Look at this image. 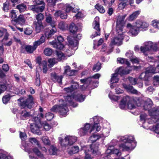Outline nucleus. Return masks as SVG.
Masks as SVG:
<instances>
[{
    "label": "nucleus",
    "instance_id": "obj_1",
    "mask_svg": "<svg viewBox=\"0 0 159 159\" xmlns=\"http://www.w3.org/2000/svg\"><path fill=\"white\" fill-rule=\"evenodd\" d=\"M152 105V102L151 99H147L145 101L143 106V109L148 110L151 118H149L146 114H142L140 115L141 121L144 122L147 121L149 124L157 122V125L154 128L155 132L157 134H159V107H156L152 109H150Z\"/></svg>",
    "mask_w": 159,
    "mask_h": 159
},
{
    "label": "nucleus",
    "instance_id": "obj_2",
    "mask_svg": "<svg viewBox=\"0 0 159 159\" xmlns=\"http://www.w3.org/2000/svg\"><path fill=\"white\" fill-rule=\"evenodd\" d=\"M65 100H60L59 102L60 103L63 102V104L60 105H55L51 109V111L53 112H58L61 115L63 116L66 115L68 112V110L67 105H72L74 107L77 106V105L73 104L72 102V99H74L80 102H83L85 96L81 94H79L76 95V93L71 95H69L66 97L65 96Z\"/></svg>",
    "mask_w": 159,
    "mask_h": 159
},
{
    "label": "nucleus",
    "instance_id": "obj_3",
    "mask_svg": "<svg viewBox=\"0 0 159 159\" xmlns=\"http://www.w3.org/2000/svg\"><path fill=\"white\" fill-rule=\"evenodd\" d=\"M118 139L120 142H123L119 145V147L123 150L130 151L133 150L136 146V143L134 136L125 135L120 136Z\"/></svg>",
    "mask_w": 159,
    "mask_h": 159
},
{
    "label": "nucleus",
    "instance_id": "obj_4",
    "mask_svg": "<svg viewBox=\"0 0 159 159\" xmlns=\"http://www.w3.org/2000/svg\"><path fill=\"white\" fill-rule=\"evenodd\" d=\"M39 111L40 113L38 114L37 117H35L33 119L34 123L31 124L30 129L32 132L38 135H40L41 133L39 130L41 125L40 120L43 118V115L42 113L43 109L42 107H40L39 108Z\"/></svg>",
    "mask_w": 159,
    "mask_h": 159
},
{
    "label": "nucleus",
    "instance_id": "obj_5",
    "mask_svg": "<svg viewBox=\"0 0 159 159\" xmlns=\"http://www.w3.org/2000/svg\"><path fill=\"white\" fill-rule=\"evenodd\" d=\"M136 103L135 100L133 98L126 96L123 97L121 101L119 107L121 109H124L127 106L129 109H133L135 108Z\"/></svg>",
    "mask_w": 159,
    "mask_h": 159
},
{
    "label": "nucleus",
    "instance_id": "obj_6",
    "mask_svg": "<svg viewBox=\"0 0 159 159\" xmlns=\"http://www.w3.org/2000/svg\"><path fill=\"white\" fill-rule=\"evenodd\" d=\"M82 149L85 154V159H92L90 155L91 152L95 155L97 154L98 152V145L93 143L90 146H83Z\"/></svg>",
    "mask_w": 159,
    "mask_h": 159
},
{
    "label": "nucleus",
    "instance_id": "obj_7",
    "mask_svg": "<svg viewBox=\"0 0 159 159\" xmlns=\"http://www.w3.org/2000/svg\"><path fill=\"white\" fill-rule=\"evenodd\" d=\"M67 40L68 43V46L70 49H71V53L70 52V50L69 49L66 52L67 53H69L67 55L69 57L73 54L75 51L78 48V41L74 37L69 36L67 37Z\"/></svg>",
    "mask_w": 159,
    "mask_h": 159
},
{
    "label": "nucleus",
    "instance_id": "obj_8",
    "mask_svg": "<svg viewBox=\"0 0 159 159\" xmlns=\"http://www.w3.org/2000/svg\"><path fill=\"white\" fill-rule=\"evenodd\" d=\"M116 73L111 75V83H117L119 80L118 76V74L122 75H126L129 74L130 70L128 68L124 69L123 67H120L116 70Z\"/></svg>",
    "mask_w": 159,
    "mask_h": 159
},
{
    "label": "nucleus",
    "instance_id": "obj_9",
    "mask_svg": "<svg viewBox=\"0 0 159 159\" xmlns=\"http://www.w3.org/2000/svg\"><path fill=\"white\" fill-rule=\"evenodd\" d=\"M58 140L61 146L66 147L68 145H71L74 143L77 140V138L69 135L65 137L64 140L62 137H59Z\"/></svg>",
    "mask_w": 159,
    "mask_h": 159
},
{
    "label": "nucleus",
    "instance_id": "obj_10",
    "mask_svg": "<svg viewBox=\"0 0 159 159\" xmlns=\"http://www.w3.org/2000/svg\"><path fill=\"white\" fill-rule=\"evenodd\" d=\"M157 43L147 41L143 43V46H141L140 49L142 52L144 53L146 52L151 50L156 51L157 49Z\"/></svg>",
    "mask_w": 159,
    "mask_h": 159
},
{
    "label": "nucleus",
    "instance_id": "obj_11",
    "mask_svg": "<svg viewBox=\"0 0 159 159\" xmlns=\"http://www.w3.org/2000/svg\"><path fill=\"white\" fill-rule=\"evenodd\" d=\"M116 33L118 34V35L111 39L110 44L111 47H112L114 45L120 46L122 43V40L123 39V34L124 33L123 32V30H121V32L119 30H118V31H117V30H116Z\"/></svg>",
    "mask_w": 159,
    "mask_h": 159
},
{
    "label": "nucleus",
    "instance_id": "obj_12",
    "mask_svg": "<svg viewBox=\"0 0 159 159\" xmlns=\"http://www.w3.org/2000/svg\"><path fill=\"white\" fill-rule=\"evenodd\" d=\"M18 100L20 101V106L24 108L30 109L34 104L33 98L31 95H29L28 98L26 99H23L22 98H21Z\"/></svg>",
    "mask_w": 159,
    "mask_h": 159
},
{
    "label": "nucleus",
    "instance_id": "obj_13",
    "mask_svg": "<svg viewBox=\"0 0 159 159\" xmlns=\"http://www.w3.org/2000/svg\"><path fill=\"white\" fill-rule=\"evenodd\" d=\"M155 72H156L155 70L153 69V66L152 64H151L150 66L146 68L145 72L141 74L139 76V78L141 79L146 80L150 76V74H154Z\"/></svg>",
    "mask_w": 159,
    "mask_h": 159
},
{
    "label": "nucleus",
    "instance_id": "obj_14",
    "mask_svg": "<svg viewBox=\"0 0 159 159\" xmlns=\"http://www.w3.org/2000/svg\"><path fill=\"white\" fill-rule=\"evenodd\" d=\"M57 39L58 42L57 43L55 41H53L49 42V43L52 45L54 48L59 50H62L64 49L65 47L61 43L63 42L64 40L63 38L60 35L57 37Z\"/></svg>",
    "mask_w": 159,
    "mask_h": 159
},
{
    "label": "nucleus",
    "instance_id": "obj_15",
    "mask_svg": "<svg viewBox=\"0 0 159 159\" xmlns=\"http://www.w3.org/2000/svg\"><path fill=\"white\" fill-rule=\"evenodd\" d=\"M93 27L94 29L97 31L94 33H93L91 36L92 38H93L96 36L100 35V29L99 26V18L98 17H96L94 19L93 23Z\"/></svg>",
    "mask_w": 159,
    "mask_h": 159
},
{
    "label": "nucleus",
    "instance_id": "obj_16",
    "mask_svg": "<svg viewBox=\"0 0 159 159\" xmlns=\"http://www.w3.org/2000/svg\"><path fill=\"white\" fill-rule=\"evenodd\" d=\"M126 16V15H124L122 16H119L118 17L116 22V29L117 31L118 30L121 32L123 30V26L124 24V20Z\"/></svg>",
    "mask_w": 159,
    "mask_h": 159
},
{
    "label": "nucleus",
    "instance_id": "obj_17",
    "mask_svg": "<svg viewBox=\"0 0 159 159\" xmlns=\"http://www.w3.org/2000/svg\"><path fill=\"white\" fill-rule=\"evenodd\" d=\"M127 27L129 29V32L133 36L137 35L140 31L139 27L136 25L132 26L131 24L128 23L127 24Z\"/></svg>",
    "mask_w": 159,
    "mask_h": 159
},
{
    "label": "nucleus",
    "instance_id": "obj_18",
    "mask_svg": "<svg viewBox=\"0 0 159 159\" xmlns=\"http://www.w3.org/2000/svg\"><path fill=\"white\" fill-rule=\"evenodd\" d=\"M105 154H107V156H108L109 154H115L117 156H120L121 155V152L120 150L116 148H112L110 146L108 147L106 151Z\"/></svg>",
    "mask_w": 159,
    "mask_h": 159
},
{
    "label": "nucleus",
    "instance_id": "obj_19",
    "mask_svg": "<svg viewBox=\"0 0 159 159\" xmlns=\"http://www.w3.org/2000/svg\"><path fill=\"white\" fill-rule=\"evenodd\" d=\"M94 123V125L92 126L91 129L90 130L89 133L92 132H96L99 131L101 129L100 125L98 123H96L98 121V118L97 116H95L93 118Z\"/></svg>",
    "mask_w": 159,
    "mask_h": 159
},
{
    "label": "nucleus",
    "instance_id": "obj_20",
    "mask_svg": "<svg viewBox=\"0 0 159 159\" xmlns=\"http://www.w3.org/2000/svg\"><path fill=\"white\" fill-rule=\"evenodd\" d=\"M79 87V85L77 83H73L70 87L65 88L64 89V91L66 93H74L75 90Z\"/></svg>",
    "mask_w": 159,
    "mask_h": 159
},
{
    "label": "nucleus",
    "instance_id": "obj_21",
    "mask_svg": "<svg viewBox=\"0 0 159 159\" xmlns=\"http://www.w3.org/2000/svg\"><path fill=\"white\" fill-rule=\"evenodd\" d=\"M25 151L30 154L34 152L36 155L39 157L41 158H43V155L41 153V152L38 150V149L36 148H34L33 149H32L30 148H27L26 146H25Z\"/></svg>",
    "mask_w": 159,
    "mask_h": 159
},
{
    "label": "nucleus",
    "instance_id": "obj_22",
    "mask_svg": "<svg viewBox=\"0 0 159 159\" xmlns=\"http://www.w3.org/2000/svg\"><path fill=\"white\" fill-rule=\"evenodd\" d=\"M121 1V2L119 4L118 6V8L120 10L123 9L129 4L132 6V4L134 3V1L133 0H122Z\"/></svg>",
    "mask_w": 159,
    "mask_h": 159
},
{
    "label": "nucleus",
    "instance_id": "obj_23",
    "mask_svg": "<svg viewBox=\"0 0 159 159\" xmlns=\"http://www.w3.org/2000/svg\"><path fill=\"white\" fill-rule=\"evenodd\" d=\"M90 127V124L86 123L84 127L80 128L79 130V134L80 136L84 135L89 132Z\"/></svg>",
    "mask_w": 159,
    "mask_h": 159
},
{
    "label": "nucleus",
    "instance_id": "obj_24",
    "mask_svg": "<svg viewBox=\"0 0 159 159\" xmlns=\"http://www.w3.org/2000/svg\"><path fill=\"white\" fill-rule=\"evenodd\" d=\"M136 25L139 27L140 30L141 29L142 30H146L149 26L148 23L140 20H137L136 22Z\"/></svg>",
    "mask_w": 159,
    "mask_h": 159
},
{
    "label": "nucleus",
    "instance_id": "obj_25",
    "mask_svg": "<svg viewBox=\"0 0 159 159\" xmlns=\"http://www.w3.org/2000/svg\"><path fill=\"white\" fill-rule=\"evenodd\" d=\"M124 88L127 90V91L131 92L132 93L139 95L140 93L138 92L136 90L134 89L133 87L130 85H126L124 84L123 85Z\"/></svg>",
    "mask_w": 159,
    "mask_h": 159
},
{
    "label": "nucleus",
    "instance_id": "obj_26",
    "mask_svg": "<svg viewBox=\"0 0 159 159\" xmlns=\"http://www.w3.org/2000/svg\"><path fill=\"white\" fill-rule=\"evenodd\" d=\"M100 76V75L99 74H96L94 75L93 76L87 79H83L80 80L83 83L84 82L88 83V82H89V83H91L94 81V79H98Z\"/></svg>",
    "mask_w": 159,
    "mask_h": 159
},
{
    "label": "nucleus",
    "instance_id": "obj_27",
    "mask_svg": "<svg viewBox=\"0 0 159 159\" xmlns=\"http://www.w3.org/2000/svg\"><path fill=\"white\" fill-rule=\"evenodd\" d=\"M61 6H63L64 8L65 9L66 12H69L72 10V11L76 13L77 11V10L74 9V7L71 6L69 4H66V5H59V7H61Z\"/></svg>",
    "mask_w": 159,
    "mask_h": 159
},
{
    "label": "nucleus",
    "instance_id": "obj_28",
    "mask_svg": "<svg viewBox=\"0 0 159 159\" xmlns=\"http://www.w3.org/2000/svg\"><path fill=\"white\" fill-rule=\"evenodd\" d=\"M45 6L44 4L40 7H38L34 5H31L30 7V9L37 12H42Z\"/></svg>",
    "mask_w": 159,
    "mask_h": 159
},
{
    "label": "nucleus",
    "instance_id": "obj_29",
    "mask_svg": "<svg viewBox=\"0 0 159 159\" xmlns=\"http://www.w3.org/2000/svg\"><path fill=\"white\" fill-rule=\"evenodd\" d=\"M51 78L52 80L55 82H58L59 83H61L62 76L61 75L60 76H57L56 74L55 73H52L51 74Z\"/></svg>",
    "mask_w": 159,
    "mask_h": 159
},
{
    "label": "nucleus",
    "instance_id": "obj_30",
    "mask_svg": "<svg viewBox=\"0 0 159 159\" xmlns=\"http://www.w3.org/2000/svg\"><path fill=\"white\" fill-rule=\"evenodd\" d=\"M110 129L109 126L106 128L104 127L102 130V133L100 135V137H105L108 136L109 135Z\"/></svg>",
    "mask_w": 159,
    "mask_h": 159
},
{
    "label": "nucleus",
    "instance_id": "obj_31",
    "mask_svg": "<svg viewBox=\"0 0 159 159\" xmlns=\"http://www.w3.org/2000/svg\"><path fill=\"white\" fill-rule=\"evenodd\" d=\"M69 30L70 32L75 34L78 32L80 30L78 28L77 26L74 23H71L70 26Z\"/></svg>",
    "mask_w": 159,
    "mask_h": 159
},
{
    "label": "nucleus",
    "instance_id": "obj_32",
    "mask_svg": "<svg viewBox=\"0 0 159 159\" xmlns=\"http://www.w3.org/2000/svg\"><path fill=\"white\" fill-rule=\"evenodd\" d=\"M52 29L49 32H46L45 33V35L48 38H49L54 34L57 31V29L55 25L51 26Z\"/></svg>",
    "mask_w": 159,
    "mask_h": 159
},
{
    "label": "nucleus",
    "instance_id": "obj_33",
    "mask_svg": "<svg viewBox=\"0 0 159 159\" xmlns=\"http://www.w3.org/2000/svg\"><path fill=\"white\" fill-rule=\"evenodd\" d=\"M46 21L51 26L55 25V22L52 20V15L50 14H47L46 15Z\"/></svg>",
    "mask_w": 159,
    "mask_h": 159
},
{
    "label": "nucleus",
    "instance_id": "obj_34",
    "mask_svg": "<svg viewBox=\"0 0 159 159\" xmlns=\"http://www.w3.org/2000/svg\"><path fill=\"white\" fill-rule=\"evenodd\" d=\"M55 16H60L62 19H66L67 18V15L66 13L62 12L61 11H56L54 14Z\"/></svg>",
    "mask_w": 159,
    "mask_h": 159
},
{
    "label": "nucleus",
    "instance_id": "obj_35",
    "mask_svg": "<svg viewBox=\"0 0 159 159\" xmlns=\"http://www.w3.org/2000/svg\"><path fill=\"white\" fill-rule=\"evenodd\" d=\"M34 25L35 26L36 31L37 32H40L41 29L43 28L42 22L37 21L34 22Z\"/></svg>",
    "mask_w": 159,
    "mask_h": 159
},
{
    "label": "nucleus",
    "instance_id": "obj_36",
    "mask_svg": "<svg viewBox=\"0 0 159 159\" xmlns=\"http://www.w3.org/2000/svg\"><path fill=\"white\" fill-rule=\"evenodd\" d=\"M140 11H135L127 19L128 20L130 21L134 20L140 14Z\"/></svg>",
    "mask_w": 159,
    "mask_h": 159
},
{
    "label": "nucleus",
    "instance_id": "obj_37",
    "mask_svg": "<svg viewBox=\"0 0 159 159\" xmlns=\"http://www.w3.org/2000/svg\"><path fill=\"white\" fill-rule=\"evenodd\" d=\"M46 37V36H45H45L44 35H42L40 39L36 41H35L33 44L37 48L38 46L40 45V44H42L45 42V41Z\"/></svg>",
    "mask_w": 159,
    "mask_h": 159
},
{
    "label": "nucleus",
    "instance_id": "obj_38",
    "mask_svg": "<svg viewBox=\"0 0 159 159\" xmlns=\"http://www.w3.org/2000/svg\"><path fill=\"white\" fill-rule=\"evenodd\" d=\"M113 48V47H111L110 48H108L107 45L104 44L102 46L101 51L102 52H105L108 53H109L112 52Z\"/></svg>",
    "mask_w": 159,
    "mask_h": 159
},
{
    "label": "nucleus",
    "instance_id": "obj_39",
    "mask_svg": "<svg viewBox=\"0 0 159 159\" xmlns=\"http://www.w3.org/2000/svg\"><path fill=\"white\" fill-rule=\"evenodd\" d=\"M39 66L40 68H42L43 72L44 73H46L48 70V68L47 62L46 61H42L41 63L40 64Z\"/></svg>",
    "mask_w": 159,
    "mask_h": 159
},
{
    "label": "nucleus",
    "instance_id": "obj_40",
    "mask_svg": "<svg viewBox=\"0 0 159 159\" xmlns=\"http://www.w3.org/2000/svg\"><path fill=\"white\" fill-rule=\"evenodd\" d=\"M15 21L18 24L23 25L25 23V19L24 16L22 15H20L19 17L15 19Z\"/></svg>",
    "mask_w": 159,
    "mask_h": 159
},
{
    "label": "nucleus",
    "instance_id": "obj_41",
    "mask_svg": "<svg viewBox=\"0 0 159 159\" xmlns=\"http://www.w3.org/2000/svg\"><path fill=\"white\" fill-rule=\"evenodd\" d=\"M30 114L26 111H23L20 113V118L23 120H25L29 118Z\"/></svg>",
    "mask_w": 159,
    "mask_h": 159
},
{
    "label": "nucleus",
    "instance_id": "obj_42",
    "mask_svg": "<svg viewBox=\"0 0 159 159\" xmlns=\"http://www.w3.org/2000/svg\"><path fill=\"white\" fill-rule=\"evenodd\" d=\"M9 35V34L7 31V30L5 29H1L0 30V38L2 37V36H4V37L3 39L4 40L7 39V36Z\"/></svg>",
    "mask_w": 159,
    "mask_h": 159
},
{
    "label": "nucleus",
    "instance_id": "obj_43",
    "mask_svg": "<svg viewBox=\"0 0 159 159\" xmlns=\"http://www.w3.org/2000/svg\"><path fill=\"white\" fill-rule=\"evenodd\" d=\"M36 48H37L34 44L33 46L27 45L25 46V48L26 51L29 53H32Z\"/></svg>",
    "mask_w": 159,
    "mask_h": 159
},
{
    "label": "nucleus",
    "instance_id": "obj_44",
    "mask_svg": "<svg viewBox=\"0 0 159 159\" xmlns=\"http://www.w3.org/2000/svg\"><path fill=\"white\" fill-rule=\"evenodd\" d=\"M100 138L101 137L99 135L93 134L90 137L89 140V142L93 143Z\"/></svg>",
    "mask_w": 159,
    "mask_h": 159
},
{
    "label": "nucleus",
    "instance_id": "obj_45",
    "mask_svg": "<svg viewBox=\"0 0 159 159\" xmlns=\"http://www.w3.org/2000/svg\"><path fill=\"white\" fill-rule=\"evenodd\" d=\"M57 60L58 61L64 60L66 59V57L61 52H57Z\"/></svg>",
    "mask_w": 159,
    "mask_h": 159
},
{
    "label": "nucleus",
    "instance_id": "obj_46",
    "mask_svg": "<svg viewBox=\"0 0 159 159\" xmlns=\"http://www.w3.org/2000/svg\"><path fill=\"white\" fill-rule=\"evenodd\" d=\"M95 8L97 9L101 13H103L105 11V10L103 7L99 3L97 4L95 6Z\"/></svg>",
    "mask_w": 159,
    "mask_h": 159
},
{
    "label": "nucleus",
    "instance_id": "obj_47",
    "mask_svg": "<svg viewBox=\"0 0 159 159\" xmlns=\"http://www.w3.org/2000/svg\"><path fill=\"white\" fill-rule=\"evenodd\" d=\"M79 151V148L78 146H74L71 148L69 152L70 154H73L78 152Z\"/></svg>",
    "mask_w": 159,
    "mask_h": 159
},
{
    "label": "nucleus",
    "instance_id": "obj_48",
    "mask_svg": "<svg viewBox=\"0 0 159 159\" xmlns=\"http://www.w3.org/2000/svg\"><path fill=\"white\" fill-rule=\"evenodd\" d=\"M48 62L49 63L48 66L49 68L52 67L54 64L57 62V60L55 58L48 59Z\"/></svg>",
    "mask_w": 159,
    "mask_h": 159
},
{
    "label": "nucleus",
    "instance_id": "obj_49",
    "mask_svg": "<svg viewBox=\"0 0 159 159\" xmlns=\"http://www.w3.org/2000/svg\"><path fill=\"white\" fill-rule=\"evenodd\" d=\"M117 63L121 64L125 63L128 66L130 65L129 62L123 58H118L117 59Z\"/></svg>",
    "mask_w": 159,
    "mask_h": 159
},
{
    "label": "nucleus",
    "instance_id": "obj_50",
    "mask_svg": "<svg viewBox=\"0 0 159 159\" xmlns=\"http://www.w3.org/2000/svg\"><path fill=\"white\" fill-rule=\"evenodd\" d=\"M59 28L62 30H66L67 27V25L63 21H61L58 25Z\"/></svg>",
    "mask_w": 159,
    "mask_h": 159
},
{
    "label": "nucleus",
    "instance_id": "obj_51",
    "mask_svg": "<svg viewBox=\"0 0 159 159\" xmlns=\"http://www.w3.org/2000/svg\"><path fill=\"white\" fill-rule=\"evenodd\" d=\"M8 36H7V39L4 40V39H2L3 44L7 46H10L12 43V40L8 38Z\"/></svg>",
    "mask_w": 159,
    "mask_h": 159
},
{
    "label": "nucleus",
    "instance_id": "obj_52",
    "mask_svg": "<svg viewBox=\"0 0 159 159\" xmlns=\"http://www.w3.org/2000/svg\"><path fill=\"white\" fill-rule=\"evenodd\" d=\"M17 8L19 10L20 12H21L26 10V7L25 4H21L18 5L17 6Z\"/></svg>",
    "mask_w": 159,
    "mask_h": 159
},
{
    "label": "nucleus",
    "instance_id": "obj_53",
    "mask_svg": "<svg viewBox=\"0 0 159 159\" xmlns=\"http://www.w3.org/2000/svg\"><path fill=\"white\" fill-rule=\"evenodd\" d=\"M49 153L52 155H55L57 153V149L53 146H51L49 150Z\"/></svg>",
    "mask_w": 159,
    "mask_h": 159
},
{
    "label": "nucleus",
    "instance_id": "obj_54",
    "mask_svg": "<svg viewBox=\"0 0 159 159\" xmlns=\"http://www.w3.org/2000/svg\"><path fill=\"white\" fill-rule=\"evenodd\" d=\"M11 96L9 94H7L4 96L2 98V101L4 104L7 103L9 101Z\"/></svg>",
    "mask_w": 159,
    "mask_h": 159
},
{
    "label": "nucleus",
    "instance_id": "obj_55",
    "mask_svg": "<svg viewBox=\"0 0 159 159\" xmlns=\"http://www.w3.org/2000/svg\"><path fill=\"white\" fill-rule=\"evenodd\" d=\"M152 25L155 28L159 29V20H152Z\"/></svg>",
    "mask_w": 159,
    "mask_h": 159
},
{
    "label": "nucleus",
    "instance_id": "obj_56",
    "mask_svg": "<svg viewBox=\"0 0 159 159\" xmlns=\"http://www.w3.org/2000/svg\"><path fill=\"white\" fill-rule=\"evenodd\" d=\"M100 69L101 64L99 62H98L94 66L93 69L95 72H97Z\"/></svg>",
    "mask_w": 159,
    "mask_h": 159
},
{
    "label": "nucleus",
    "instance_id": "obj_57",
    "mask_svg": "<svg viewBox=\"0 0 159 159\" xmlns=\"http://www.w3.org/2000/svg\"><path fill=\"white\" fill-rule=\"evenodd\" d=\"M52 49L49 48H47L44 49V53L46 55L49 56L52 54Z\"/></svg>",
    "mask_w": 159,
    "mask_h": 159
},
{
    "label": "nucleus",
    "instance_id": "obj_58",
    "mask_svg": "<svg viewBox=\"0 0 159 159\" xmlns=\"http://www.w3.org/2000/svg\"><path fill=\"white\" fill-rule=\"evenodd\" d=\"M0 89L3 92H4L6 90L7 85L6 82L0 83Z\"/></svg>",
    "mask_w": 159,
    "mask_h": 159
},
{
    "label": "nucleus",
    "instance_id": "obj_59",
    "mask_svg": "<svg viewBox=\"0 0 159 159\" xmlns=\"http://www.w3.org/2000/svg\"><path fill=\"white\" fill-rule=\"evenodd\" d=\"M36 18L37 21L42 22L44 18V16L41 13H39L36 16Z\"/></svg>",
    "mask_w": 159,
    "mask_h": 159
},
{
    "label": "nucleus",
    "instance_id": "obj_60",
    "mask_svg": "<svg viewBox=\"0 0 159 159\" xmlns=\"http://www.w3.org/2000/svg\"><path fill=\"white\" fill-rule=\"evenodd\" d=\"M29 141L33 144L39 146L38 141L36 139L33 138H30L29 139Z\"/></svg>",
    "mask_w": 159,
    "mask_h": 159
},
{
    "label": "nucleus",
    "instance_id": "obj_61",
    "mask_svg": "<svg viewBox=\"0 0 159 159\" xmlns=\"http://www.w3.org/2000/svg\"><path fill=\"white\" fill-rule=\"evenodd\" d=\"M53 115L51 113L48 112L46 114L45 117L48 120H51L53 118Z\"/></svg>",
    "mask_w": 159,
    "mask_h": 159
},
{
    "label": "nucleus",
    "instance_id": "obj_62",
    "mask_svg": "<svg viewBox=\"0 0 159 159\" xmlns=\"http://www.w3.org/2000/svg\"><path fill=\"white\" fill-rule=\"evenodd\" d=\"M148 61L151 62H154L155 63L156 62H159V56L154 58L152 57H149Z\"/></svg>",
    "mask_w": 159,
    "mask_h": 159
},
{
    "label": "nucleus",
    "instance_id": "obj_63",
    "mask_svg": "<svg viewBox=\"0 0 159 159\" xmlns=\"http://www.w3.org/2000/svg\"><path fill=\"white\" fill-rule=\"evenodd\" d=\"M42 140L43 143L46 145L50 144V141L48 139V138L47 137H43L42 138Z\"/></svg>",
    "mask_w": 159,
    "mask_h": 159
},
{
    "label": "nucleus",
    "instance_id": "obj_64",
    "mask_svg": "<svg viewBox=\"0 0 159 159\" xmlns=\"http://www.w3.org/2000/svg\"><path fill=\"white\" fill-rule=\"evenodd\" d=\"M0 159H13L10 156L6 155L0 153Z\"/></svg>",
    "mask_w": 159,
    "mask_h": 159
}]
</instances>
